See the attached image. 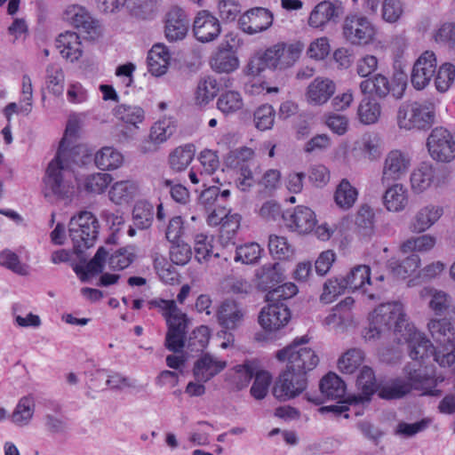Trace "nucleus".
I'll return each mask as SVG.
<instances>
[{
    "mask_svg": "<svg viewBox=\"0 0 455 455\" xmlns=\"http://www.w3.org/2000/svg\"><path fill=\"white\" fill-rule=\"evenodd\" d=\"M35 412V401L31 395L21 397L12 413L10 416L11 421L18 427L28 426Z\"/></svg>",
    "mask_w": 455,
    "mask_h": 455,
    "instance_id": "nucleus-38",
    "label": "nucleus"
},
{
    "mask_svg": "<svg viewBox=\"0 0 455 455\" xmlns=\"http://www.w3.org/2000/svg\"><path fill=\"white\" fill-rule=\"evenodd\" d=\"M341 12L340 4H335L329 1L321 2L311 12L308 24L313 28H321L338 18Z\"/></svg>",
    "mask_w": 455,
    "mask_h": 455,
    "instance_id": "nucleus-31",
    "label": "nucleus"
},
{
    "mask_svg": "<svg viewBox=\"0 0 455 455\" xmlns=\"http://www.w3.org/2000/svg\"><path fill=\"white\" fill-rule=\"evenodd\" d=\"M307 387V376L286 367L275 382L273 395L280 401H287L299 396Z\"/></svg>",
    "mask_w": 455,
    "mask_h": 455,
    "instance_id": "nucleus-10",
    "label": "nucleus"
},
{
    "mask_svg": "<svg viewBox=\"0 0 455 455\" xmlns=\"http://www.w3.org/2000/svg\"><path fill=\"white\" fill-rule=\"evenodd\" d=\"M172 243V245L170 248V259L172 262L179 266L188 264L192 257L191 247L182 241Z\"/></svg>",
    "mask_w": 455,
    "mask_h": 455,
    "instance_id": "nucleus-60",
    "label": "nucleus"
},
{
    "mask_svg": "<svg viewBox=\"0 0 455 455\" xmlns=\"http://www.w3.org/2000/svg\"><path fill=\"white\" fill-rule=\"evenodd\" d=\"M411 166V157L408 153L400 149H392L385 156L380 181L384 186H389L406 175Z\"/></svg>",
    "mask_w": 455,
    "mask_h": 455,
    "instance_id": "nucleus-12",
    "label": "nucleus"
},
{
    "mask_svg": "<svg viewBox=\"0 0 455 455\" xmlns=\"http://www.w3.org/2000/svg\"><path fill=\"white\" fill-rule=\"evenodd\" d=\"M357 196V189L347 179H343L336 188L334 200L339 208L348 210L355 204Z\"/></svg>",
    "mask_w": 455,
    "mask_h": 455,
    "instance_id": "nucleus-43",
    "label": "nucleus"
},
{
    "mask_svg": "<svg viewBox=\"0 0 455 455\" xmlns=\"http://www.w3.org/2000/svg\"><path fill=\"white\" fill-rule=\"evenodd\" d=\"M79 130V121L76 117H70L68 121L65 133L60 142L56 156H67L68 148L73 139H76Z\"/></svg>",
    "mask_w": 455,
    "mask_h": 455,
    "instance_id": "nucleus-63",
    "label": "nucleus"
},
{
    "mask_svg": "<svg viewBox=\"0 0 455 455\" xmlns=\"http://www.w3.org/2000/svg\"><path fill=\"white\" fill-rule=\"evenodd\" d=\"M211 67L219 73H230L239 66L238 58L234 51H228L223 47H218L211 59Z\"/></svg>",
    "mask_w": 455,
    "mask_h": 455,
    "instance_id": "nucleus-35",
    "label": "nucleus"
},
{
    "mask_svg": "<svg viewBox=\"0 0 455 455\" xmlns=\"http://www.w3.org/2000/svg\"><path fill=\"white\" fill-rule=\"evenodd\" d=\"M272 22V13L267 9L261 7L251 9L239 19L242 29L250 35L267 29Z\"/></svg>",
    "mask_w": 455,
    "mask_h": 455,
    "instance_id": "nucleus-22",
    "label": "nucleus"
},
{
    "mask_svg": "<svg viewBox=\"0 0 455 455\" xmlns=\"http://www.w3.org/2000/svg\"><path fill=\"white\" fill-rule=\"evenodd\" d=\"M56 48L61 56L70 62L78 60L83 52L79 36L70 31H66L58 36Z\"/></svg>",
    "mask_w": 455,
    "mask_h": 455,
    "instance_id": "nucleus-29",
    "label": "nucleus"
},
{
    "mask_svg": "<svg viewBox=\"0 0 455 455\" xmlns=\"http://www.w3.org/2000/svg\"><path fill=\"white\" fill-rule=\"evenodd\" d=\"M171 54L163 44H155L148 54V71L155 76H160L167 72Z\"/></svg>",
    "mask_w": 455,
    "mask_h": 455,
    "instance_id": "nucleus-33",
    "label": "nucleus"
},
{
    "mask_svg": "<svg viewBox=\"0 0 455 455\" xmlns=\"http://www.w3.org/2000/svg\"><path fill=\"white\" fill-rule=\"evenodd\" d=\"M275 109L271 105L259 106L253 114V121L257 129L260 131L270 130L275 123Z\"/></svg>",
    "mask_w": 455,
    "mask_h": 455,
    "instance_id": "nucleus-54",
    "label": "nucleus"
},
{
    "mask_svg": "<svg viewBox=\"0 0 455 455\" xmlns=\"http://www.w3.org/2000/svg\"><path fill=\"white\" fill-rule=\"evenodd\" d=\"M336 92L335 83L325 77L315 78L307 87L306 100L312 106H323Z\"/></svg>",
    "mask_w": 455,
    "mask_h": 455,
    "instance_id": "nucleus-23",
    "label": "nucleus"
},
{
    "mask_svg": "<svg viewBox=\"0 0 455 455\" xmlns=\"http://www.w3.org/2000/svg\"><path fill=\"white\" fill-rule=\"evenodd\" d=\"M100 224L97 218L87 211H82L73 216L68 223L69 237L73 243V251L80 261L86 262L84 251L94 245L99 235Z\"/></svg>",
    "mask_w": 455,
    "mask_h": 455,
    "instance_id": "nucleus-4",
    "label": "nucleus"
},
{
    "mask_svg": "<svg viewBox=\"0 0 455 455\" xmlns=\"http://www.w3.org/2000/svg\"><path fill=\"white\" fill-rule=\"evenodd\" d=\"M402 379L409 386V390L421 391L423 395L440 396L442 391L436 389L438 379L428 374L419 362L406 364L403 370Z\"/></svg>",
    "mask_w": 455,
    "mask_h": 455,
    "instance_id": "nucleus-9",
    "label": "nucleus"
},
{
    "mask_svg": "<svg viewBox=\"0 0 455 455\" xmlns=\"http://www.w3.org/2000/svg\"><path fill=\"white\" fill-rule=\"evenodd\" d=\"M286 227L299 234L311 232L315 224V212L308 207L299 205L293 211H286L282 214Z\"/></svg>",
    "mask_w": 455,
    "mask_h": 455,
    "instance_id": "nucleus-18",
    "label": "nucleus"
},
{
    "mask_svg": "<svg viewBox=\"0 0 455 455\" xmlns=\"http://www.w3.org/2000/svg\"><path fill=\"white\" fill-rule=\"evenodd\" d=\"M271 382L272 377L267 371H260L255 373L254 382L251 387V395L258 400L263 399L268 392Z\"/></svg>",
    "mask_w": 455,
    "mask_h": 455,
    "instance_id": "nucleus-62",
    "label": "nucleus"
},
{
    "mask_svg": "<svg viewBox=\"0 0 455 455\" xmlns=\"http://www.w3.org/2000/svg\"><path fill=\"white\" fill-rule=\"evenodd\" d=\"M137 187L131 180L116 182L109 190V198L116 204H123L131 201L135 196Z\"/></svg>",
    "mask_w": 455,
    "mask_h": 455,
    "instance_id": "nucleus-44",
    "label": "nucleus"
},
{
    "mask_svg": "<svg viewBox=\"0 0 455 455\" xmlns=\"http://www.w3.org/2000/svg\"><path fill=\"white\" fill-rule=\"evenodd\" d=\"M436 68V59L433 52H425L414 63L411 82L417 90L424 89L431 81Z\"/></svg>",
    "mask_w": 455,
    "mask_h": 455,
    "instance_id": "nucleus-20",
    "label": "nucleus"
},
{
    "mask_svg": "<svg viewBox=\"0 0 455 455\" xmlns=\"http://www.w3.org/2000/svg\"><path fill=\"white\" fill-rule=\"evenodd\" d=\"M154 207L144 201L137 202L132 210L133 225L138 229H147L152 225Z\"/></svg>",
    "mask_w": 455,
    "mask_h": 455,
    "instance_id": "nucleus-45",
    "label": "nucleus"
},
{
    "mask_svg": "<svg viewBox=\"0 0 455 455\" xmlns=\"http://www.w3.org/2000/svg\"><path fill=\"white\" fill-rule=\"evenodd\" d=\"M359 87L363 94H374L377 97L383 99L386 98L390 92H392L393 96L395 99H401L405 85L401 88V92L396 93L395 89L391 90L388 79L385 76L377 74L371 78L362 81Z\"/></svg>",
    "mask_w": 455,
    "mask_h": 455,
    "instance_id": "nucleus-28",
    "label": "nucleus"
},
{
    "mask_svg": "<svg viewBox=\"0 0 455 455\" xmlns=\"http://www.w3.org/2000/svg\"><path fill=\"white\" fill-rule=\"evenodd\" d=\"M341 283L344 285L345 290H362L371 300H379L381 298L380 292H371L365 287L366 284L368 286L371 285V269L366 265H359L353 267L347 276L341 279Z\"/></svg>",
    "mask_w": 455,
    "mask_h": 455,
    "instance_id": "nucleus-21",
    "label": "nucleus"
},
{
    "mask_svg": "<svg viewBox=\"0 0 455 455\" xmlns=\"http://www.w3.org/2000/svg\"><path fill=\"white\" fill-rule=\"evenodd\" d=\"M72 178L67 156H55L49 163L44 179V197L51 203L55 200L70 202L75 194Z\"/></svg>",
    "mask_w": 455,
    "mask_h": 455,
    "instance_id": "nucleus-2",
    "label": "nucleus"
},
{
    "mask_svg": "<svg viewBox=\"0 0 455 455\" xmlns=\"http://www.w3.org/2000/svg\"><path fill=\"white\" fill-rule=\"evenodd\" d=\"M210 330L207 326L201 325L190 334L187 347L191 352H202L208 345Z\"/></svg>",
    "mask_w": 455,
    "mask_h": 455,
    "instance_id": "nucleus-58",
    "label": "nucleus"
},
{
    "mask_svg": "<svg viewBox=\"0 0 455 455\" xmlns=\"http://www.w3.org/2000/svg\"><path fill=\"white\" fill-rule=\"evenodd\" d=\"M95 164L100 170H116L124 162L123 155L111 147H105L95 155Z\"/></svg>",
    "mask_w": 455,
    "mask_h": 455,
    "instance_id": "nucleus-42",
    "label": "nucleus"
},
{
    "mask_svg": "<svg viewBox=\"0 0 455 455\" xmlns=\"http://www.w3.org/2000/svg\"><path fill=\"white\" fill-rule=\"evenodd\" d=\"M383 204L389 212L403 211L407 204L406 189L401 184H393L385 191Z\"/></svg>",
    "mask_w": 455,
    "mask_h": 455,
    "instance_id": "nucleus-37",
    "label": "nucleus"
},
{
    "mask_svg": "<svg viewBox=\"0 0 455 455\" xmlns=\"http://www.w3.org/2000/svg\"><path fill=\"white\" fill-rule=\"evenodd\" d=\"M436 243V238L431 235H422L412 236L405 240L401 245L400 250L403 253L418 251L427 252L432 250Z\"/></svg>",
    "mask_w": 455,
    "mask_h": 455,
    "instance_id": "nucleus-47",
    "label": "nucleus"
},
{
    "mask_svg": "<svg viewBox=\"0 0 455 455\" xmlns=\"http://www.w3.org/2000/svg\"><path fill=\"white\" fill-rule=\"evenodd\" d=\"M175 132V126L170 120H161L154 124L149 133V140L141 146V151L148 153L156 151L157 145L167 140Z\"/></svg>",
    "mask_w": 455,
    "mask_h": 455,
    "instance_id": "nucleus-30",
    "label": "nucleus"
},
{
    "mask_svg": "<svg viewBox=\"0 0 455 455\" xmlns=\"http://www.w3.org/2000/svg\"><path fill=\"white\" fill-rule=\"evenodd\" d=\"M409 386L401 376L389 379L384 383H380L378 396L383 400H398L408 394Z\"/></svg>",
    "mask_w": 455,
    "mask_h": 455,
    "instance_id": "nucleus-34",
    "label": "nucleus"
},
{
    "mask_svg": "<svg viewBox=\"0 0 455 455\" xmlns=\"http://www.w3.org/2000/svg\"><path fill=\"white\" fill-rule=\"evenodd\" d=\"M427 149L431 157L441 163H450L455 158V140L451 133L443 128H435L427 138Z\"/></svg>",
    "mask_w": 455,
    "mask_h": 455,
    "instance_id": "nucleus-11",
    "label": "nucleus"
},
{
    "mask_svg": "<svg viewBox=\"0 0 455 455\" xmlns=\"http://www.w3.org/2000/svg\"><path fill=\"white\" fill-rule=\"evenodd\" d=\"M219 87L215 78L208 76L201 80L196 92V100L199 105L207 104L218 93Z\"/></svg>",
    "mask_w": 455,
    "mask_h": 455,
    "instance_id": "nucleus-51",
    "label": "nucleus"
},
{
    "mask_svg": "<svg viewBox=\"0 0 455 455\" xmlns=\"http://www.w3.org/2000/svg\"><path fill=\"white\" fill-rule=\"evenodd\" d=\"M47 88L54 95L60 96L64 91V73L58 65H50L46 69Z\"/></svg>",
    "mask_w": 455,
    "mask_h": 455,
    "instance_id": "nucleus-56",
    "label": "nucleus"
},
{
    "mask_svg": "<svg viewBox=\"0 0 455 455\" xmlns=\"http://www.w3.org/2000/svg\"><path fill=\"white\" fill-rule=\"evenodd\" d=\"M435 120V113L431 105H422L413 102L403 105L397 113V124L400 129L410 131L412 129H429Z\"/></svg>",
    "mask_w": 455,
    "mask_h": 455,
    "instance_id": "nucleus-8",
    "label": "nucleus"
},
{
    "mask_svg": "<svg viewBox=\"0 0 455 455\" xmlns=\"http://www.w3.org/2000/svg\"><path fill=\"white\" fill-rule=\"evenodd\" d=\"M257 277L259 287L270 291L283 281V275L280 264L274 263L262 266L257 272Z\"/></svg>",
    "mask_w": 455,
    "mask_h": 455,
    "instance_id": "nucleus-36",
    "label": "nucleus"
},
{
    "mask_svg": "<svg viewBox=\"0 0 455 455\" xmlns=\"http://www.w3.org/2000/svg\"><path fill=\"white\" fill-rule=\"evenodd\" d=\"M440 206L433 204L420 208L410 220L408 228L413 234H421L429 229L443 215Z\"/></svg>",
    "mask_w": 455,
    "mask_h": 455,
    "instance_id": "nucleus-25",
    "label": "nucleus"
},
{
    "mask_svg": "<svg viewBox=\"0 0 455 455\" xmlns=\"http://www.w3.org/2000/svg\"><path fill=\"white\" fill-rule=\"evenodd\" d=\"M297 292L298 288L294 283H285L268 291L266 300L272 303H284L283 301L292 298Z\"/></svg>",
    "mask_w": 455,
    "mask_h": 455,
    "instance_id": "nucleus-57",
    "label": "nucleus"
},
{
    "mask_svg": "<svg viewBox=\"0 0 455 455\" xmlns=\"http://www.w3.org/2000/svg\"><path fill=\"white\" fill-rule=\"evenodd\" d=\"M397 339L399 342H409L410 356L414 362L430 356L435 359V355L439 353V349L436 350L431 341L422 336L420 332L416 331L412 325L411 331H408V334L403 331V335L401 334Z\"/></svg>",
    "mask_w": 455,
    "mask_h": 455,
    "instance_id": "nucleus-19",
    "label": "nucleus"
},
{
    "mask_svg": "<svg viewBox=\"0 0 455 455\" xmlns=\"http://www.w3.org/2000/svg\"><path fill=\"white\" fill-rule=\"evenodd\" d=\"M189 20L184 10L178 6H173L166 13L164 36L171 42L183 40L188 32Z\"/></svg>",
    "mask_w": 455,
    "mask_h": 455,
    "instance_id": "nucleus-17",
    "label": "nucleus"
},
{
    "mask_svg": "<svg viewBox=\"0 0 455 455\" xmlns=\"http://www.w3.org/2000/svg\"><path fill=\"white\" fill-rule=\"evenodd\" d=\"M220 324L226 329L234 330L243 322L242 307L233 300H225L217 312Z\"/></svg>",
    "mask_w": 455,
    "mask_h": 455,
    "instance_id": "nucleus-32",
    "label": "nucleus"
},
{
    "mask_svg": "<svg viewBox=\"0 0 455 455\" xmlns=\"http://www.w3.org/2000/svg\"><path fill=\"white\" fill-rule=\"evenodd\" d=\"M411 331L403 307L399 302L379 305L369 317V327L363 332L366 341H375L387 335L390 331L395 334H408Z\"/></svg>",
    "mask_w": 455,
    "mask_h": 455,
    "instance_id": "nucleus-1",
    "label": "nucleus"
},
{
    "mask_svg": "<svg viewBox=\"0 0 455 455\" xmlns=\"http://www.w3.org/2000/svg\"><path fill=\"white\" fill-rule=\"evenodd\" d=\"M420 265V258L418 254L412 253L403 261L390 263L391 271L398 278L405 279L417 271Z\"/></svg>",
    "mask_w": 455,
    "mask_h": 455,
    "instance_id": "nucleus-49",
    "label": "nucleus"
},
{
    "mask_svg": "<svg viewBox=\"0 0 455 455\" xmlns=\"http://www.w3.org/2000/svg\"><path fill=\"white\" fill-rule=\"evenodd\" d=\"M301 48L297 44L279 43L253 57L247 65L248 74L258 76L266 68L285 69L299 59Z\"/></svg>",
    "mask_w": 455,
    "mask_h": 455,
    "instance_id": "nucleus-3",
    "label": "nucleus"
},
{
    "mask_svg": "<svg viewBox=\"0 0 455 455\" xmlns=\"http://www.w3.org/2000/svg\"><path fill=\"white\" fill-rule=\"evenodd\" d=\"M381 115L380 104L371 97H364L357 108L359 121L363 124H372L378 122Z\"/></svg>",
    "mask_w": 455,
    "mask_h": 455,
    "instance_id": "nucleus-41",
    "label": "nucleus"
},
{
    "mask_svg": "<svg viewBox=\"0 0 455 455\" xmlns=\"http://www.w3.org/2000/svg\"><path fill=\"white\" fill-rule=\"evenodd\" d=\"M195 148L191 144L174 149L169 156L170 166L176 172L185 170L194 158Z\"/></svg>",
    "mask_w": 455,
    "mask_h": 455,
    "instance_id": "nucleus-48",
    "label": "nucleus"
},
{
    "mask_svg": "<svg viewBox=\"0 0 455 455\" xmlns=\"http://www.w3.org/2000/svg\"><path fill=\"white\" fill-rule=\"evenodd\" d=\"M427 326L432 338L441 345L435 361L443 367L451 366L455 362V329L450 319H432Z\"/></svg>",
    "mask_w": 455,
    "mask_h": 455,
    "instance_id": "nucleus-6",
    "label": "nucleus"
},
{
    "mask_svg": "<svg viewBox=\"0 0 455 455\" xmlns=\"http://www.w3.org/2000/svg\"><path fill=\"white\" fill-rule=\"evenodd\" d=\"M115 116L122 122L132 125L138 129V124L142 123L145 112L142 108L136 105L120 104L114 108Z\"/></svg>",
    "mask_w": 455,
    "mask_h": 455,
    "instance_id": "nucleus-40",
    "label": "nucleus"
},
{
    "mask_svg": "<svg viewBox=\"0 0 455 455\" xmlns=\"http://www.w3.org/2000/svg\"><path fill=\"white\" fill-rule=\"evenodd\" d=\"M356 386L360 393L353 397V402L356 404H368L372 395L378 394L380 383H377L373 370L363 366L357 377Z\"/></svg>",
    "mask_w": 455,
    "mask_h": 455,
    "instance_id": "nucleus-24",
    "label": "nucleus"
},
{
    "mask_svg": "<svg viewBox=\"0 0 455 455\" xmlns=\"http://www.w3.org/2000/svg\"><path fill=\"white\" fill-rule=\"evenodd\" d=\"M226 366V361L219 360L206 353L195 363L193 374L198 382H207L222 371Z\"/></svg>",
    "mask_w": 455,
    "mask_h": 455,
    "instance_id": "nucleus-26",
    "label": "nucleus"
},
{
    "mask_svg": "<svg viewBox=\"0 0 455 455\" xmlns=\"http://www.w3.org/2000/svg\"><path fill=\"white\" fill-rule=\"evenodd\" d=\"M448 177L449 172L445 168H435L424 163L411 175V189L415 193H422L432 185L441 187L446 183Z\"/></svg>",
    "mask_w": 455,
    "mask_h": 455,
    "instance_id": "nucleus-13",
    "label": "nucleus"
},
{
    "mask_svg": "<svg viewBox=\"0 0 455 455\" xmlns=\"http://www.w3.org/2000/svg\"><path fill=\"white\" fill-rule=\"evenodd\" d=\"M193 33L197 41L210 43L215 41L221 33L220 20L209 11H200L193 22Z\"/></svg>",
    "mask_w": 455,
    "mask_h": 455,
    "instance_id": "nucleus-14",
    "label": "nucleus"
},
{
    "mask_svg": "<svg viewBox=\"0 0 455 455\" xmlns=\"http://www.w3.org/2000/svg\"><path fill=\"white\" fill-rule=\"evenodd\" d=\"M199 161L202 165V170L199 172L201 177L211 176L220 166V161L216 152L210 149H204L200 153Z\"/></svg>",
    "mask_w": 455,
    "mask_h": 455,
    "instance_id": "nucleus-64",
    "label": "nucleus"
},
{
    "mask_svg": "<svg viewBox=\"0 0 455 455\" xmlns=\"http://www.w3.org/2000/svg\"><path fill=\"white\" fill-rule=\"evenodd\" d=\"M363 353L357 348L347 350L338 361V367L344 374H352L363 363Z\"/></svg>",
    "mask_w": 455,
    "mask_h": 455,
    "instance_id": "nucleus-50",
    "label": "nucleus"
},
{
    "mask_svg": "<svg viewBox=\"0 0 455 455\" xmlns=\"http://www.w3.org/2000/svg\"><path fill=\"white\" fill-rule=\"evenodd\" d=\"M342 35L353 45H367L374 41L377 28L367 16L349 14L343 20Z\"/></svg>",
    "mask_w": 455,
    "mask_h": 455,
    "instance_id": "nucleus-7",
    "label": "nucleus"
},
{
    "mask_svg": "<svg viewBox=\"0 0 455 455\" xmlns=\"http://www.w3.org/2000/svg\"><path fill=\"white\" fill-rule=\"evenodd\" d=\"M455 78V66L451 63L443 64L437 72L435 77L436 89L441 92H445L453 84Z\"/></svg>",
    "mask_w": 455,
    "mask_h": 455,
    "instance_id": "nucleus-59",
    "label": "nucleus"
},
{
    "mask_svg": "<svg viewBox=\"0 0 455 455\" xmlns=\"http://www.w3.org/2000/svg\"><path fill=\"white\" fill-rule=\"evenodd\" d=\"M112 181V177L108 173H92L86 176L82 181H78V187L91 194H101Z\"/></svg>",
    "mask_w": 455,
    "mask_h": 455,
    "instance_id": "nucleus-46",
    "label": "nucleus"
},
{
    "mask_svg": "<svg viewBox=\"0 0 455 455\" xmlns=\"http://www.w3.org/2000/svg\"><path fill=\"white\" fill-rule=\"evenodd\" d=\"M262 249L257 243H248L236 247L235 261L243 264H255L260 259Z\"/></svg>",
    "mask_w": 455,
    "mask_h": 455,
    "instance_id": "nucleus-52",
    "label": "nucleus"
},
{
    "mask_svg": "<svg viewBox=\"0 0 455 455\" xmlns=\"http://www.w3.org/2000/svg\"><path fill=\"white\" fill-rule=\"evenodd\" d=\"M268 249L271 255L277 259H285L292 252L286 237L270 235L268 238Z\"/></svg>",
    "mask_w": 455,
    "mask_h": 455,
    "instance_id": "nucleus-61",
    "label": "nucleus"
},
{
    "mask_svg": "<svg viewBox=\"0 0 455 455\" xmlns=\"http://www.w3.org/2000/svg\"><path fill=\"white\" fill-rule=\"evenodd\" d=\"M291 319V312L285 303L268 302L259 315V323L267 331H275L284 327Z\"/></svg>",
    "mask_w": 455,
    "mask_h": 455,
    "instance_id": "nucleus-15",
    "label": "nucleus"
},
{
    "mask_svg": "<svg viewBox=\"0 0 455 455\" xmlns=\"http://www.w3.org/2000/svg\"><path fill=\"white\" fill-rule=\"evenodd\" d=\"M429 307L435 315L444 316V318L449 315L450 319L452 318L451 315V310L452 307L451 298L444 291H435L432 294L429 301Z\"/></svg>",
    "mask_w": 455,
    "mask_h": 455,
    "instance_id": "nucleus-53",
    "label": "nucleus"
},
{
    "mask_svg": "<svg viewBox=\"0 0 455 455\" xmlns=\"http://www.w3.org/2000/svg\"><path fill=\"white\" fill-rule=\"evenodd\" d=\"M320 395L306 394L307 401L316 405L322 404L325 400H339L346 393L345 382L335 373L329 372L320 381Z\"/></svg>",
    "mask_w": 455,
    "mask_h": 455,
    "instance_id": "nucleus-16",
    "label": "nucleus"
},
{
    "mask_svg": "<svg viewBox=\"0 0 455 455\" xmlns=\"http://www.w3.org/2000/svg\"><path fill=\"white\" fill-rule=\"evenodd\" d=\"M108 255V251L103 246H100L94 257L87 262L85 267L76 265L73 269L80 275L82 282H87L89 275H97L103 271Z\"/></svg>",
    "mask_w": 455,
    "mask_h": 455,
    "instance_id": "nucleus-39",
    "label": "nucleus"
},
{
    "mask_svg": "<svg viewBox=\"0 0 455 455\" xmlns=\"http://www.w3.org/2000/svg\"><path fill=\"white\" fill-rule=\"evenodd\" d=\"M64 18L91 37L96 34L97 21L83 6L77 4L68 6L64 12Z\"/></svg>",
    "mask_w": 455,
    "mask_h": 455,
    "instance_id": "nucleus-27",
    "label": "nucleus"
},
{
    "mask_svg": "<svg viewBox=\"0 0 455 455\" xmlns=\"http://www.w3.org/2000/svg\"><path fill=\"white\" fill-rule=\"evenodd\" d=\"M307 341L308 339L305 336L297 338L291 345L278 350L275 355L279 361H287L286 367L307 377V373L313 371L319 363V358L313 349L301 347Z\"/></svg>",
    "mask_w": 455,
    "mask_h": 455,
    "instance_id": "nucleus-5",
    "label": "nucleus"
},
{
    "mask_svg": "<svg viewBox=\"0 0 455 455\" xmlns=\"http://www.w3.org/2000/svg\"><path fill=\"white\" fill-rule=\"evenodd\" d=\"M243 103L239 92L229 91L222 93L218 99V108L224 114H231L242 108Z\"/></svg>",
    "mask_w": 455,
    "mask_h": 455,
    "instance_id": "nucleus-55",
    "label": "nucleus"
}]
</instances>
